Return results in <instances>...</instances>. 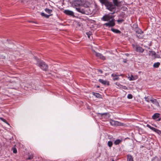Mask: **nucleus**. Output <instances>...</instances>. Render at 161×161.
<instances>
[{
  "mask_svg": "<svg viewBox=\"0 0 161 161\" xmlns=\"http://www.w3.org/2000/svg\"><path fill=\"white\" fill-rule=\"evenodd\" d=\"M111 30L113 32L116 33H121V31H120L117 29L112 28Z\"/></svg>",
  "mask_w": 161,
  "mask_h": 161,
  "instance_id": "19",
  "label": "nucleus"
},
{
  "mask_svg": "<svg viewBox=\"0 0 161 161\" xmlns=\"http://www.w3.org/2000/svg\"><path fill=\"white\" fill-rule=\"evenodd\" d=\"M4 122H5V123H7V121H4Z\"/></svg>",
  "mask_w": 161,
  "mask_h": 161,
  "instance_id": "41",
  "label": "nucleus"
},
{
  "mask_svg": "<svg viewBox=\"0 0 161 161\" xmlns=\"http://www.w3.org/2000/svg\"><path fill=\"white\" fill-rule=\"evenodd\" d=\"M155 129V128H154L153 127H152L150 129H151L153 131V130H154Z\"/></svg>",
  "mask_w": 161,
  "mask_h": 161,
  "instance_id": "35",
  "label": "nucleus"
},
{
  "mask_svg": "<svg viewBox=\"0 0 161 161\" xmlns=\"http://www.w3.org/2000/svg\"><path fill=\"white\" fill-rule=\"evenodd\" d=\"M160 65V63L159 62H157L155 63L153 65V67L154 68H158Z\"/></svg>",
  "mask_w": 161,
  "mask_h": 161,
  "instance_id": "21",
  "label": "nucleus"
},
{
  "mask_svg": "<svg viewBox=\"0 0 161 161\" xmlns=\"http://www.w3.org/2000/svg\"><path fill=\"white\" fill-rule=\"evenodd\" d=\"M149 54L155 58H158V57L156 56V54L155 52L153 51H149Z\"/></svg>",
  "mask_w": 161,
  "mask_h": 161,
  "instance_id": "14",
  "label": "nucleus"
},
{
  "mask_svg": "<svg viewBox=\"0 0 161 161\" xmlns=\"http://www.w3.org/2000/svg\"><path fill=\"white\" fill-rule=\"evenodd\" d=\"M115 84L119 88H121V87L122 86V85H121L119 83L116 82L115 83Z\"/></svg>",
  "mask_w": 161,
  "mask_h": 161,
  "instance_id": "27",
  "label": "nucleus"
},
{
  "mask_svg": "<svg viewBox=\"0 0 161 161\" xmlns=\"http://www.w3.org/2000/svg\"><path fill=\"white\" fill-rule=\"evenodd\" d=\"M127 98L129 99H132V95L131 94H129L127 95Z\"/></svg>",
  "mask_w": 161,
  "mask_h": 161,
  "instance_id": "28",
  "label": "nucleus"
},
{
  "mask_svg": "<svg viewBox=\"0 0 161 161\" xmlns=\"http://www.w3.org/2000/svg\"><path fill=\"white\" fill-rule=\"evenodd\" d=\"M111 125L113 126H124V124L119 121H109Z\"/></svg>",
  "mask_w": 161,
  "mask_h": 161,
  "instance_id": "6",
  "label": "nucleus"
},
{
  "mask_svg": "<svg viewBox=\"0 0 161 161\" xmlns=\"http://www.w3.org/2000/svg\"><path fill=\"white\" fill-rule=\"evenodd\" d=\"M156 132L158 134H160L161 133V131L158 129V131H157Z\"/></svg>",
  "mask_w": 161,
  "mask_h": 161,
  "instance_id": "33",
  "label": "nucleus"
},
{
  "mask_svg": "<svg viewBox=\"0 0 161 161\" xmlns=\"http://www.w3.org/2000/svg\"><path fill=\"white\" fill-rule=\"evenodd\" d=\"M111 76L113 77V79L114 81L118 80L119 79V75H118L115 73L112 74L111 75Z\"/></svg>",
  "mask_w": 161,
  "mask_h": 161,
  "instance_id": "11",
  "label": "nucleus"
},
{
  "mask_svg": "<svg viewBox=\"0 0 161 161\" xmlns=\"http://www.w3.org/2000/svg\"><path fill=\"white\" fill-rule=\"evenodd\" d=\"M45 11L49 14H51L52 12V10L51 9H50L48 8H46L45 9Z\"/></svg>",
  "mask_w": 161,
  "mask_h": 161,
  "instance_id": "22",
  "label": "nucleus"
},
{
  "mask_svg": "<svg viewBox=\"0 0 161 161\" xmlns=\"http://www.w3.org/2000/svg\"><path fill=\"white\" fill-rule=\"evenodd\" d=\"M92 51L95 53V55L97 57L102 60H105V57L101 53H97L93 50H92Z\"/></svg>",
  "mask_w": 161,
  "mask_h": 161,
  "instance_id": "7",
  "label": "nucleus"
},
{
  "mask_svg": "<svg viewBox=\"0 0 161 161\" xmlns=\"http://www.w3.org/2000/svg\"><path fill=\"white\" fill-rule=\"evenodd\" d=\"M108 145L109 147H111L113 145V142L111 141H108Z\"/></svg>",
  "mask_w": 161,
  "mask_h": 161,
  "instance_id": "25",
  "label": "nucleus"
},
{
  "mask_svg": "<svg viewBox=\"0 0 161 161\" xmlns=\"http://www.w3.org/2000/svg\"><path fill=\"white\" fill-rule=\"evenodd\" d=\"M86 34L87 36L89 38H90V37L91 35V33L90 32H87Z\"/></svg>",
  "mask_w": 161,
  "mask_h": 161,
  "instance_id": "30",
  "label": "nucleus"
},
{
  "mask_svg": "<svg viewBox=\"0 0 161 161\" xmlns=\"http://www.w3.org/2000/svg\"><path fill=\"white\" fill-rule=\"evenodd\" d=\"M136 78H135L133 76V75H131L130 77L129 80L130 81H131L136 80Z\"/></svg>",
  "mask_w": 161,
  "mask_h": 161,
  "instance_id": "24",
  "label": "nucleus"
},
{
  "mask_svg": "<svg viewBox=\"0 0 161 161\" xmlns=\"http://www.w3.org/2000/svg\"><path fill=\"white\" fill-rule=\"evenodd\" d=\"M99 81L100 83H102V84L105 85H109V82L108 81L106 80H104L103 79H99Z\"/></svg>",
  "mask_w": 161,
  "mask_h": 161,
  "instance_id": "12",
  "label": "nucleus"
},
{
  "mask_svg": "<svg viewBox=\"0 0 161 161\" xmlns=\"http://www.w3.org/2000/svg\"><path fill=\"white\" fill-rule=\"evenodd\" d=\"M152 99L151 100V102L153 104L156 105L158 107L159 106V104L158 103L156 99H155L153 98H152Z\"/></svg>",
  "mask_w": 161,
  "mask_h": 161,
  "instance_id": "10",
  "label": "nucleus"
},
{
  "mask_svg": "<svg viewBox=\"0 0 161 161\" xmlns=\"http://www.w3.org/2000/svg\"><path fill=\"white\" fill-rule=\"evenodd\" d=\"M97 114H100L101 115V116L104 115L105 116L107 117H106L107 118L109 117V114L108 113H102V114H100L99 113H97Z\"/></svg>",
  "mask_w": 161,
  "mask_h": 161,
  "instance_id": "16",
  "label": "nucleus"
},
{
  "mask_svg": "<svg viewBox=\"0 0 161 161\" xmlns=\"http://www.w3.org/2000/svg\"><path fill=\"white\" fill-rule=\"evenodd\" d=\"M127 160V161H133L132 156L130 155H128Z\"/></svg>",
  "mask_w": 161,
  "mask_h": 161,
  "instance_id": "15",
  "label": "nucleus"
},
{
  "mask_svg": "<svg viewBox=\"0 0 161 161\" xmlns=\"http://www.w3.org/2000/svg\"><path fill=\"white\" fill-rule=\"evenodd\" d=\"M33 158V156L32 154L30 155L28 158H27V159H31Z\"/></svg>",
  "mask_w": 161,
  "mask_h": 161,
  "instance_id": "26",
  "label": "nucleus"
},
{
  "mask_svg": "<svg viewBox=\"0 0 161 161\" xmlns=\"http://www.w3.org/2000/svg\"><path fill=\"white\" fill-rule=\"evenodd\" d=\"M13 152L14 153H17V150L16 148H13Z\"/></svg>",
  "mask_w": 161,
  "mask_h": 161,
  "instance_id": "29",
  "label": "nucleus"
},
{
  "mask_svg": "<svg viewBox=\"0 0 161 161\" xmlns=\"http://www.w3.org/2000/svg\"><path fill=\"white\" fill-rule=\"evenodd\" d=\"M158 131V129H156V128L154 130H153V131L155 132H156V131Z\"/></svg>",
  "mask_w": 161,
  "mask_h": 161,
  "instance_id": "36",
  "label": "nucleus"
},
{
  "mask_svg": "<svg viewBox=\"0 0 161 161\" xmlns=\"http://www.w3.org/2000/svg\"><path fill=\"white\" fill-rule=\"evenodd\" d=\"M122 142L121 140L117 139L114 142V144L115 145H118Z\"/></svg>",
  "mask_w": 161,
  "mask_h": 161,
  "instance_id": "20",
  "label": "nucleus"
},
{
  "mask_svg": "<svg viewBox=\"0 0 161 161\" xmlns=\"http://www.w3.org/2000/svg\"><path fill=\"white\" fill-rule=\"evenodd\" d=\"M0 119L2 120V121H6L5 120H4L3 118H0Z\"/></svg>",
  "mask_w": 161,
  "mask_h": 161,
  "instance_id": "37",
  "label": "nucleus"
},
{
  "mask_svg": "<svg viewBox=\"0 0 161 161\" xmlns=\"http://www.w3.org/2000/svg\"><path fill=\"white\" fill-rule=\"evenodd\" d=\"M99 87H100V86H97V88H99Z\"/></svg>",
  "mask_w": 161,
  "mask_h": 161,
  "instance_id": "40",
  "label": "nucleus"
},
{
  "mask_svg": "<svg viewBox=\"0 0 161 161\" xmlns=\"http://www.w3.org/2000/svg\"><path fill=\"white\" fill-rule=\"evenodd\" d=\"M127 55V56H128V54H126Z\"/></svg>",
  "mask_w": 161,
  "mask_h": 161,
  "instance_id": "43",
  "label": "nucleus"
},
{
  "mask_svg": "<svg viewBox=\"0 0 161 161\" xmlns=\"http://www.w3.org/2000/svg\"><path fill=\"white\" fill-rule=\"evenodd\" d=\"M36 65L39 66L43 70H47L48 69V65L45 62L38 59L37 60Z\"/></svg>",
  "mask_w": 161,
  "mask_h": 161,
  "instance_id": "4",
  "label": "nucleus"
},
{
  "mask_svg": "<svg viewBox=\"0 0 161 161\" xmlns=\"http://www.w3.org/2000/svg\"><path fill=\"white\" fill-rule=\"evenodd\" d=\"M136 51L138 52L143 53L144 51V49L140 47H136Z\"/></svg>",
  "mask_w": 161,
  "mask_h": 161,
  "instance_id": "13",
  "label": "nucleus"
},
{
  "mask_svg": "<svg viewBox=\"0 0 161 161\" xmlns=\"http://www.w3.org/2000/svg\"><path fill=\"white\" fill-rule=\"evenodd\" d=\"M156 56L158 57H159L158 58H159V55H156Z\"/></svg>",
  "mask_w": 161,
  "mask_h": 161,
  "instance_id": "39",
  "label": "nucleus"
},
{
  "mask_svg": "<svg viewBox=\"0 0 161 161\" xmlns=\"http://www.w3.org/2000/svg\"><path fill=\"white\" fill-rule=\"evenodd\" d=\"M124 21V20L123 19H118L117 20V22H123Z\"/></svg>",
  "mask_w": 161,
  "mask_h": 161,
  "instance_id": "32",
  "label": "nucleus"
},
{
  "mask_svg": "<svg viewBox=\"0 0 161 161\" xmlns=\"http://www.w3.org/2000/svg\"><path fill=\"white\" fill-rule=\"evenodd\" d=\"M93 94L97 97L100 98V97L101 95L99 93L93 92Z\"/></svg>",
  "mask_w": 161,
  "mask_h": 161,
  "instance_id": "23",
  "label": "nucleus"
},
{
  "mask_svg": "<svg viewBox=\"0 0 161 161\" xmlns=\"http://www.w3.org/2000/svg\"><path fill=\"white\" fill-rule=\"evenodd\" d=\"M102 5H104L107 9L113 12L112 14L114 13L116 9V7L120 6V2L119 0H112L113 3L109 2L108 0H98Z\"/></svg>",
  "mask_w": 161,
  "mask_h": 161,
  "instance_id": "1",
  "label": "nucleus"
},
{
  "mask_svg": "<svg viewBox=\"0 0 161 161\" xmlns=\"http://www.w3.org/2000/svg\"><path fill=\"white\" fill-rule=\"evenodd\" d=\"M102 19L104 21H109L108 22L104 24L107 26L113 27L115 25L114 19L111 15H105L102 18Z\"/></svg>",
  "mask_w": 161,
  "mask_h": 161,
  "instance_id": "3",
  "label": "nucleus"
},
{
  "mask_svg": "<svg viewBox=\"0 0 161 161\" xmlns=\"http://www.w3.org/2000/svg\"><path fill=\"white\" fill-rule=\"evenodd\" d=\"M147 127H149L150 129L151 128V127H152L151 126H150L149 125H148V124H147Z\"/></svg>",
  "mask_w": 161,
  "mask_h": 161,
  "instance_id": "34",
  "label": "nucleus"
},
{
  "mask_svg": "<svg viewBox=\"0 0 161 161\" xmlns=\"http://www.w3.org/2000/svg\"><path fill=\"white\" fill-rule=\"evenodd\" d=\"M119 75V76H122L123 75L122 74H120V75Z\"/></svg>",
  "mask_w": 161,
  "mask_h": 161,
  "instance_id": "38",
  "label": "nucleus"
},
{
  "mask_svg": "<svg viewBox=\"0 0 161 161\" xmlns=\"http://www.w3.org/2000/svg\"><path fill=\"white\" fill-rule=\"evenodd\" d=\"M80 2L78 1L76 2L75 3V6L79 7L76 8V9L77 11L83 14H88L92 13V11L91 10L90 8L85 7V4L84 5V7L82 6V4L80 3Z\"/></svg>",
  "mask_w": 161,
  "mask_h": 161,
  "instance_id": "2",
  "label": "nucleus"
},
{
  "mask_svg": "<svg viewBox=\"0 0 161 161\" xmlns=\"http://www.w3.org/2000/svg\"><path fill=\"white\" fill-rule=\"evenodd\" d=\"M152 98L153 97H151L149 96H148L147 97H145V100L147 102H150V101H151V100L152 99H152Z\"/></svg>",
  "mask_w": 161,
  "mask_h": 161,
  "instance_id": "17",
  "label": "nucleus"
},
{
  "mask_svg": "<svg viewBox=\"0 0 161 161\" xmlns=\"http://www.w3.org/2000/svg\"><path fill=\"white\" fill-rule=\"evenodd\" d=\"M160 114L158 113H155L152 116L153 119L156 120L157 121H159L161 119L159 118Z\"/></svg>",
  "mask_w": 161,
  "mask_h": 161,
  "instance_id": "8",
  "label": "nucleus"
},
{
  "mask_svg": "<svg viewBox=\"0 0 161 161\" xmlns=\"http://www.w3.org/2000/svg\"><path fill=\"white\" fill-rule=\"evenodd\" d=\"M64 13L68 15H70L71 16H73L74 15V13L73 12L69 10H65L64 11Z\"/></svg>",
  "mask_w": 161,
  "mask_h": 161,
  "instance_id": "9",
  "label": "nucleus"
},
{
  "mask_svg": "<svg viewBox=\"0 0 161 161\" xmlns=\"http://www.w3.org/2000/svg\"><path fill=\"white\" fill-rule=\"evenodd\" d=\"M124 62H125V63H126V61H124Z\"/></svg>",
  "mask_w": 161,
  "mask_h": 161,
  "instance_id": "44",
  "label": "nucleus"
},
{
  "mask_svg": "<svg viewBox=\"0 0 161 161\" xmlns=\"http://www.w3.org/2000/svg\"><path fill=\"white\" fill-rule=\"evenodd\" d=\"M120 88H123L124 89H127V88L126 86H123L122 85V86Z\"/></svg>",
  "mask_w": 161,
  "mask_h": 161,
  "instance_id": "31",
  "label": "nucleus"
},
{
  "mask_svg": "<svg viewBox=\"0 0 161 161\" xmlns=\"http://www.w3.org/2000/svg\"><path fill=\"white\" fill-rule=\"evenodd\" d=\"M136 35L137 37L140 39L143 38V32L140 29H137L136 31Z\"/></svg>",
  "mask_w": 161,
  "mask_h": 161,
  "instance_id": "5",
  "label": "nucleus"
},
{
  "mask_svg": "<svg viewBox=\"0 0 161 161\" xmlns=\"http://www.w3.org/2000/svg\"><path fill=\"white\" fill-rule=\"evenodd\" d=\"M41 14L42 16H44L47 18H49L50 16L52 15V14L47 15L45 14L44 13H42Z\"/></svg>",
  "mask_w": 161,
  "mask_h": 161,
  "instance_id": "18",
  "label": "nucleus"
},
{
  "mask_svg": "<svg viewBox=\"0 0 161 161\" xmlns=\"http://www.w3.org/2000/svg\"><path fill=\"white\" fill-rule=\"evenodd\" d=\"M95 7H97V5H96H96H95Z\"/></svg>",
  "mask_w": 161,
  "mask_h": 161,
  "instance_id": "42",
  "label": "nucleus"
}]
</instances>
